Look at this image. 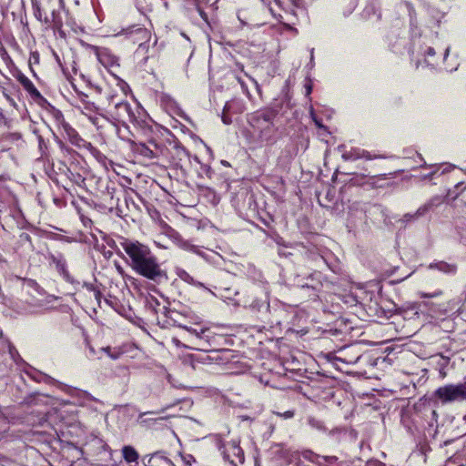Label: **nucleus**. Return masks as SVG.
<instances>
[{"label": "nucleus", "instance_id": "1", "mask_svg": "<svg viewBox=\"0 0 466 466\" xmlns=\"http://www.w3.org/2000/svg\"><path fill=\"white\" fill-rule=\"evenodd\" d=\"M119 244L127 256V263L137 275L156 284L167 280V270L148 246L126 238H122Z\"/></svg>", "mask_w": 466, "mask_h": 466}, {"label": "nucleus", "instance_id": "22", "mask_svg": "<svg viewBox=\"0 0 466 466\" xmlns=\"http://www.w3.org/2000/svg\"><path fill=\"white\" fill-rule=\"evenodd\" d=\"M86 116L88 117L89 121L95 126L96 127L97 129H100L102 127V125L100 124V119L101 117L106 119V120H109L108 117H106V116L100 114V113H97L96 115H93V114H86Z\"/></svg>", "mask_w": 466, "mask_h": 466}, {"label": "nucleus", "instance_id": "24", "mask_svg": "<svg viewBox=\"0 0 466 466\" xmlns=\"http://www.w3.org/2000/svg\"><path fill=\"white\" fill-rule=\"evenodd\" d=\"M31 2H32V6H33V9H34L35 16L39 21H44L45 16H44L43 13H42L39 1L38 0H31Z\"/></svg>", "mask_w": 466, "mask_h": 466}, {"label": "nucleus", "instance_id": "33", "mask_svg": "<svg viewBox=\"0 0 466 466\" xmlns=\"http://www.w3.org/2000/svg\"><path fill=\"white\" fill-rule=\"evenodd\" d=\"M238 82L240 84L241 86V88L243 90V92L247 95V96H250L249 94V91L248 89V86L246 85V83L240 78V77H238Z\"/></svg>", "mask_w": 466, "mask_h": 466}, {"label": "nucleus", "instance_id": "25", "mask_svg": "<svg viewBox=\"0 0 466 466\" xmlns=\"http://www.w3.org/2000/svg\"><path fill=\"white\" fill-rule=\"evenodd\" d=\"M84 106V110L85 112H83L86 116V114H92V113H98L99 111V107L96 106V104L94 102H90V101H85V105Z\"/></svg>", "mask_w": 466, "mask_h": 466}, {"label": "nucleus", "instance_id": "32", "mask_svg": "<svg viewBox=\"0 0 466 466\" xmlns=\"http://www.w3.org/2000/svg\"><path fill=\"white\" fill-rule=\"evenodd\" d=\"M0 465H2V466H14L15 462L12 460L4 457L0 461Z\"/></svg>", "mask_w": 466, "mask_h": 466}, {"label": "nucleus", "instance_id": "41", "mask_svg": "<svg viewBox=\"0 0 466 466\" xmlns=\"http://www.w3.org/2000/svg\"><path fill=\"white\" fill-rule=\"evenodd\" d=\"M301 288H314L313 285L309 284V283H305V284H301L300 285Z\"/></svg>", "mask_w": 466, "mask_h": 466}, {"label": "nucleus", "instance_id": "48", "mask_svg": "<svg viewBox=\"0 0 466 466\" xmlns=\"http://www.w3.org/2000/svg\"><path fill=\"white\" fill-rule=\"evenodd\" d=\"M314 121H315V123H316V125H317V126L321 127V125L319 124V121H318V120H317V119H315V118H314Z\"/></svg>", "mask_w": 466, "mask_h": 466}, {"label": "nucleus", "instance_id": "50", "mask_svg": "<svg viewBox=\"0 0 466 466\" xmlns=\"http://www.w3.org/2000/svg\"><path fill=\"white\" fill-rule=\"evenodd\" d=\"M276 4L280 5V1L279 0H275Z\"/></svg>", "mask_w": 466, "mask_h": 466}, {"label": "nucleus", "instance_id": "2", "mask_svg": "<svg viewBox=\"0 0 466 466\" xmlns=\"http://www.w3.org/2000/svg\"><path fill=\"white\" fill-rule=\"evenodd\" d=\"M277 113L271 109L256 111L248 118L252 133L261 145H273L279 138V127L275 123Z\"/></svg>", "mask_w": 466, "mask_h": 466}, {"label": "nucleus", "instance_id": "51", "mask_svg": "<svg viewBox=\"0 0 466 466\" xmlns=\"http://www.w3.org/2000/svg\"><path fill=\"white\" fill-rule=\"evenodd\" d=\"M310 57H311V60H312L313 59V49L311 50Z\"/></svg>", "mask_w": 466, "mask_h": 466}, {"label": "nucleus", "instance_id": "52", "mask_svg": "<svg viewBox=\"0 0 466 466\" xmlns=\"http://www.w3.org/2000/svg\"><path fill=\"white\" fill-rule=\"evenodd\" d=\"M222 163H223L224 165H227V166L228 165V162H226V161H223Z\"/></svg>", "mask_w": 466, "mask_h": 466}, {"label": "nucleus", "instance_id": "15", "mask_svg": "<svg viewBox=\"0 0 466 466\" xmlns=\"http://www.w3.org/2000/svg\"><path fill=\"white\" fill-rule=\"evenodd\" d=\"M44 22L54 30L60 31L63 26V19L60 11L53 10L50 18L45 15Z\"/></svg>", "mask_w": 466, "mask_h": 466}, {"label": "nucleus", "instance_id": "5", "mask_svg": "<svg viewBox=\"0 0 466 466\" xmlns=\"http://www.w3.org/2000/svg\"><path fill=\"white\" fill-rule=\"evenodd\" d=\"M435 396L442 403L466 401V382L440 387L435 390Z\"/></svg>", "mask_w": 466, "mask_h": 466}, {"label": "nucleus", "instance_id": "49", "mask_svg": "<svg viewBox=\"0 0 466 466\" xmlns=\"http://www.w3.org/2000/svg\"><path fill=\"white\" fill-rule=\"evenodd\" d=\"M372 185H373L374 187H381V185H375V182H374V183H372Z\"/></svg>", "mask_w": 466, "mask_h": 466}, {"label": "nucleus", "instance_id": "12", "mask_svg": "<svg viewBox=\"0 0 466 466\" xmlns=\"http://www.w3.org/2000/svg\"><path fill=\"white\" fill-rule=\"evenodd\" d=\"M431 203H427L420 207L416 212L405 214L400 219L398 220V222H400L405 227L407 223L415 221L419 218L424 216L431 208Z\"/></svg>", "mask_w": 466, "mask_h": 466}, {"label": "nucleus", "instance_id": "47", "mask_svg": "<svg viewBox=\"0 0 466 466\" xmlns=\"http://www.w3.org/2000/svg\"><path fill=\"white\" fill-rule=\"evenodd\" d=\"M377 178L378 180H383L385 179V177L383 176L380 177H373V179Z\"/></svg>", "mask_w": 466, "mask_h": 466}, {"label": "nucleus", "instance_id": "21", "mask_svg": "<svg viewBox=\"0 0 466 466\" xmlns=\"http://www.w3.org/2000/svg\"><path fill=\"white\" fill-rule=\"evenodd\" d=\"M360 148H351L343 152L342 157L345 160L354 161L360 158Z\"/></svg>", "mask_w": 466, "mask_h": 466}, {"label": "nucleus", "instance_id": "26", "mask_svg": "<svg viewBox=\"0 0 466 466\" xmlns=\"http://www.w3.org/2000/svg\"><path fill=\"white\" fill-rule=\"evenodd\" d=\"M339 458L337 456H322L321 461L325 466H335L338 463Z\"/></svg>", "mask_w": 466, "mask_h": 466}, {"label": "nucleus", "instance_id": "17", "mask_svg": "<svg viewBox=\"0 0 466 466\" xmlns=\"http://www.w3.org/2000/svg\"><path fill=\"white\" fill-rule=\"evenodd\" d=\"M430 268H436L441 272L448 273V274H453L457 270V267L454 264H449L444 261H439L436 263H431L429 266Z\"/></svg>", "mask_w": 466, "mask_h": 466}, {"label": "nucleus", "instance_id": "38", "mask_svg": "<svg viewBox=\"0 0 466 466\" xmlns=\"http://www.w3.org/2000/svg\"><path fill=\"white\" fill-rule=\"evenodd\" d=\"M282 25L285 29L289 30V31L293 32L294 34L298 33V30L295 27L291 26L289 24L282 23Z\"/></svg>", "mask_w": 466, "mask_h": 466}, {"label": "nucleus", "instance_id": "10", "mask_svg": "<svg viewBox=\"0 0 466 466\" xmlns=\"http://www.w3.org/2000/svg\"><path fill=\"white\" fill-rule=\"evenodd\" d=\"M51 263H53L56 267L57 272L66 280L67 282H72L73 279L67 270L66 258L62 254H50L48 257Z\"/></svg>", "mask_w": 466, "mask_h": 466}, {"label": "nucleus", "instance_id": "37", "mask_svg": "<svg viewBox=\"0 0 466 466\" xmlns=\"http://www.w3.org/2000/svg\"><path fill=\"white\" fill-rule=\"evenodd\" d=\"M87 84L88 86H90L97 94H101L102 93V87L97 86V85H93L91 84V82L88 80L87 81Z\"/></svg>", "mask_w": 466, "mask_h": 466}, {"label": "nucleus", "instance_id": "7", "mask_svg": "<svg viewBox=\"0 0 466 466\" xmlns=\"http://www.w3.org/2000/svg\"><path fill=\"white\" fill-rule=\"evenodd\" d=\"M96 54L101 65H103L112 75L115 76L116 69L119 67L118 57L106 48H96Z\"/></svg>", "mask_w": 466, "mask_h": 466}, {"label": "nucleus", "instance_id": "43", "mask_svg": "<svg viewBox=\"0 0 466 466\" xmlns=\"http://www.w3.org/2000/svg\"><path fill=\"white\" fill-rule=\"evenodd\" d=\"M449 52H450V47L448 46L445 48V51H444V58H446L448 56Z\"/></svg>", "mask_w": 466, "mask_h": 466}, {"label": "nucleus", "instance_id": "46", "mask_svg": "<svg viewBox=\"0 0 466 466\" xmlns=\"http://www.w3.org/2000/svg\"><path fill=\"white\" fill-rule=\"evenodd\" d=\"M32 56L34 57V60H35V62H37L38 60V56L37 55H35L33 54Z\"/></svg>", "mask_w": 466, "mask_h": 466}, {"label": "nucleus", "instance_id": "19", "mask_svg": "<svg viewBox=\"0 0 466 466\" xmlns=\"http://www.w3.org/2000/svg\"><path fill=\"white\" fill-rule=\"evenodd\" d=\"M137 151L143 157H146L149 159H153V158H156L157 157V153L151 149L148 146H147L146 144H139L137 146Z\"/></svg>", "mask_w": 466, "mask_h": 466}, {"label": "nucleus", "instance_id": "35", "mask_svg": "<svg viewBox=\"0 0 466 466\" xmlns=\"http://www.w3.org/2000/svg\"><path fill=\"white\" fill-rule=\"evenodd\" d=\"M423 54H424L425 56H428V57L429 56H435V50H434L433 47L428 46Z\"/></svg>", "mask_w": 466, "mask_h": 466}, {"label": "nucleus", "instance_id": "42", "mask_svg": "<svg viewBox=\"0 0 466 466\" xmlns=\"http://www.w3.org/2000/svg\"><path fill=\"white\" fill-rule=\"evenodd\" d=\"M158 311H161L163 314H166L167 308L166 307H162V309H159L158 310L157 309L156 310L157 313H158Z\"/></svg>", "mask_w": 466, "mask_h": 466}, {"label": "nucleus", "instance_id": "8", "mask_svg": "<svg viewBox=\"0 0 466 466\" xmlns=\"http://www.w3.org/2000/svg\"><path fill=\"white\" fill-rule=\"evenodd\" d=\"M225 461L237 465L244 462V453L242 449L235 442L225 444L224 451H221Z\"/></svg>", "mask_w": 466, "mask_h": 466}, {"label": "nucleus", "instance_id": "13", "mask_svg": "<svg viewBox=\"0 0 466 466\" xmlns=\"http://www.w3.org/2000/svg\"><path fill=\"white\" fill-rule=\"evenodd\" d=\"M217 348H209V350L205 351L203 350L202 353L197 355L194 360L197 362L202 363V364H211L214 361L217 362L219 360V357L218 354Z\"/></svg>", "mask_w": 466, "mask_h": 466}, {"label": "nucleus", "instance_id": "16", "mask_svg": "<svg viewBox=\"0 0 466 466\" xmlns=\"http://www.w3.org/2000/svg\"><path fill=\"white\" fill-rule=\"evenodd\" d=\"M122 454L127 463H138V453L132 446H124Z\"/></svg>", "mask_w": 466, "mask_h": 466}, {"label": "nucleus", "instance_id": "39", "mask_svg": "<svg viewBox=\"0 0 466 466\" xmlns=\"http://www.w3.org/2000/svg\"><path fill=\"white\" fill-rule=\"evenodd\" d=\"M338 360H339L343 362H346V363H355L359 360V357H357L355 360H346L344 358L339 357V358H338Z\"/></svg>", "mask_w": 466, "mask_h": 466}, {"label": "nucleus", "instance_id": "4", "mask_svg": "<svg viewBox=\"0 0 466 466\" xmlns=\"http://www.w3.org/2000/svg\"><path fill=\"white\" fill-rule=\"evenodd\" d=\"M116 96L114 94H108L106 96V100L108 105L115 104V110L112 113L113 118L121 123H126L127 121L140 125L143 122L141 118V115L144 116V113L141 109L137 106L136 110H133L131 106L127 102L124 101H116Z\"/></svg>", "mask_w": 466, "mask_h": 466}, {"label": "nucleus", "instance_id": "30", "mask_svg": "<svg viewBox=\"0 0 466 466\" xmlns=\"http://www.w3.org/2000/svg\"><path fill=\"white\" fill-rule=\"evenodd\" d=\"M101 350L106 352V354L112 359V360H117L120 356V352L118 350L112 351L110 347L102 348Z\"/></svg>", "mask_w": 466, "mask_h": 466}, {"label": "nucleus", "instance_id": "44", "mask_svg": "<svg viewBox=\"0 0 466 466\" xmlns=\"http://www.w3.org/2000/svg\"><path fill=\"white\" fill-rule=\"evenodd\" d=\"M251 80H252V81L254 82V84L256 85L257 90H258V91H260V88H259V85H258V83L255 79H253V78H251Z\"/></svg>", "mask_w": 466, "mask_h": 466}, {"label": "nucleus", "instance_id": "29", "mask_svg": "<svg viewBox=\"0 0 466 466\" xmlns=\"http://www.w3.org/2000/svg\"><path fill=\"white\" fill-rule=\"evenodd\" d=\"M179 246L184 249L190 250L192 252L199 254V252L198 251V248L186 240H180Z\"/></svg>", "mask_w": 466, "mask_h": 466}, {"label": "nucleus", "instance_id": "23", "mask_svg": "<svg viewBox=\"0 0 466 466\" xmlns=\"http://www.w3.org/2000/svg\"><path fill=\"white\" fill-rule=\"evenodd\" d=\"M442 289H436L433 292L418 291L417 296L420 299H434L442 296Z\"/></svg>", "mask_w": 466, "mask_h": 466}, {"label": "nucleus", "instance_id": "3", "mask_svg": "<svg viewBox=\"0 0 466 466\" xmlns=\"http://www.w3.org/2000/svg\"><path fill=\"white\" fill-rule=\"evenodd\" d=\"M168 317L174 321V325L187 330L188 333L194 336L197 345L205 351L209 350V348H218L220 346L219 340L223 338L217 335L210 328L202 327L198 325L197 327L188 326L178 322L174 319L173 315L176 314L174 311H167Z\"/></svg>", "mask_w": 466, "mask_h": 466}, {"label": "nucleus", "instance_id": "18", "mask_svg": "<svg viewBox=\"0 0 466 466\" xmlns=\"http://www.w3.org/2000/svg\"><path fill=\"white\" fill-rule=\"evenodd\" d=\"M302 457L309 461L314 463L317 466H325V464L321 461V455L313 452L312 451H305L302 452Z\"/></svg>", "mask_w": 466, "mask_h": 466}, {"label": "nucleus", "instance_id": "14", "mask_svg": "<svg viewBox=\"0 0 466 466\" xmlns=\"http://www.w3.org/2000/svg\"><path fill=\"white\" fill-rule=\"evenodd\" d=\"M143 461H146V458ZM144 464L146 466H175L169 459L158 453L153 454L147 461H144Z\"/></svg>", "mask_w": 466, "mask_h": 466}, {"label": "nucleus", "instance_id": "34", "mask_svg": "<svg viewBox=\"0 0 466 466\" xmlns=\"http://www.w3.org/2000/svg\"><path fill=\"white\" fill-rule=\"evenodd\" d=\"M73 87L74 89L77 92V96L80 99V101L83 103V105H85V101H87L86 98H87V95L83 93V92H80V91H77L76 86L73 85Z\"/></svg>", "mask_w": 466, "mask_h": 466}, {"label": "nucleus", "instance_id": "45", "mask_svg": "<svg viewBox=\"0 0 466 466\" xmlns=\"http://www.w3.org/2000/svg\"><path fill=\"white\" fill-rule=\"evenodd\" d=\"M222 120H223V122H224L225 124H229V121L228 120V118H227V117L223 116V117H222Z\"/></svg>", "mask_w": 466, "mask_h": 466}, {"label": "nucleus", "instance_id": "6", "mask_svg": "<svg viewBox=\"0 0 466 466\" xmlns=\"http://www.w3.org/2000/svg\"><path fill=\"white\" fill-rule=\"evenodd\" d=\"M121 34L125 35L132 43L137 44L139 47H142L150 39V32L147 28L137 25L128 27Z\"/></svg>", "mask_w": 466, "mask_h": 466}, {"label": "nucleus", "instance_id": "36", "mask_svg": "<svg viewBox=\"0 0 466 466\" xmlns=\"http://www.w3.org/2000/svg\"><path fill=\"white\" fill-rule=\"evenodd\" d=\"M183 460L187 465H191L192 462H195V458L192 455L184 456Z\"/></svg>", "mask_w": 466, "mask_h": 466}, {"label": "nucleus", "instance_id": "27", "mask_svg": "<svg viewBox=\"0 0 466 466\" xmlns=\"http://www.w3.org/2000/svg\"><path fill=\"white\" fill-rule=\"evenodd\" d=\"M360 158H365L367 160H373V159H377V158H385V157L381 156V155H372L370 152L361 149Z\"/></svg>", "mask_w": 466, "mask_h": 466}, {"label": "nucleus", "instance_id": "40", "mask_svg": "<svg viewBox=\"0 0 466 466\" xmlns=\"http://www.w3.org/2000/svg\"><path fill=\"white\" fill-rule=\"evenodd\" d=\"M305 87H306V95H307V96H309V95H310V93H311V91H312V86H311V85H310V84H308V85H306V86H305Z\"/></svg>", "mask_w": 466, "mask_h": 466}, {"label": "nucleus", "instance_id": "20", "mask_svg": "<svg viewBox=\"0 0 466 466\" xmlns=\"http://www.w3.org/2000/svg\"><path fill=\"white\" fill-rule=\"evenodd\" d=\"M177 276L179 279L188 284H192L198 287H204L203 283L196 281L191 275H189L186 270L180 269L177 272Z\"/></svg>", "mask_w": 466, "mask_h": 466}, {"label": "nucleus", "instance_id": "9", "mask_svg": "<svg viewBox=\"0 0 466 466\" xmlns=\"http://www.w3.org/2000/svg\"><path fill=\"white\" fill-rule=\"evenodd\" d=\"M56 119L58 123L59 127L66 133L68 139L72 144H77L81 140L78 133L73 128L66 120L63 114L60 111L56 113Z\"/></svg>", "mask_w": 466, "mask_h": 466}, {"label": "nucleus", "instance_id": "31", "mask_svg": "<svg viewBox=\"0 0 466 466\" xmlns=\"http://www.w3.org/2000/svg\"><path fill=\"white\" fill-rule=\"evenodd\" d=\"M276 414L280 417V418H283V419H291L293 418L294 416V410H287L285 412H276Z\"/></svg>", "mask_w": 466, "mask_h": 466}, {"label": "nucleus", "instance_id": "11", "mask_svg": "<svg viewBox=\"0 0 466 466\" xmlns=\"http://www.w3.org/2000/svg\"><path fill=\"white\" fill-rule=\"evenodd\" d=\"M15 77L21 84L24 89L31 96V97L34 99L42 98L40 92L37 90L32 81L21 71H17L15 75Z\"/></svg>", "mask_w": 466, "mask_h": 466}, {"label": "nucleus", "instance_id": "28", "mask_svg": "<svg viewBox=\"0 0 466 466\" xmlns=\"http://www.w3.org/2000/svg\"><path fill=\"white\" fill-rule=\"evenodd\" d=\"M309 424L312 427V428H315L317 430H319V431H325V427L323 425V423L315 419V418H309Z\"/></svg>", "mask_w": 466, "mask_h": 466}]
</instances>
